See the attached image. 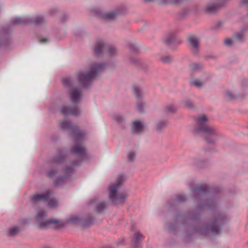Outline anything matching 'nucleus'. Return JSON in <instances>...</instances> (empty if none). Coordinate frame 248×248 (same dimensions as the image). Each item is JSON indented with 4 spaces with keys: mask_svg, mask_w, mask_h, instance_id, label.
I'll list each match as a JSON object with an SVG mask.
<instances>
[{
    "mask_svg": "<svg viewBox=\"0 0 248 248\" xmlns=\"http://www.w3.org/2000/svg\"><path fill=\"white\" fill-rule=\"evenodd\" d=\"M60 126L62 129L64 130H71L76 141V144L72 149V152L78 155L82 160L86 154V149L82 144L84 133L78 127H73L72 124L67 121L62 122Z\"/></svg>",
    "mask_w": 248,
    "mask_h": 248,
    "instance_id": "f257e3e1",
    "label": "nucleus"
},
{
    "mask_svg": "<svg viewBox=\"0 0 248 248\" xmlns=\"http://www.w3.org/2000/svg\"><path fill=\"white\" fill-rule=\"evenodd\" d=\"M104 68V65L92 63L88 71H79L78 74L79 82L84 87L89 86L98 74Z\"/></svg>",
    "mask_w": 248,
    "mask_h": 248,
    "instance_id": "f03ea898",
    "label": "nucleus"
},
{
    "mask_svg": "<svg viewBox=\"0 0 248 248\" xmlns=\"http://www.w3.org/2000/svg\"><path fill=\"white\" fill-rule=\"evenodd\" d=\"M124 180V176L123 175L118 176L115 183H112L109 186V197L115 204L124 202L127 195L125 194L117 193L119 188Z\"/></svg>",
    "mask_w": 248,
    "mask_h": 248,
    "instance_id": "7ed1b4c3",
    "label": "nucleus"
},
{
    "mask_svg": "<svg viewBox=\"0 0 248 248\" xmlns=\"http://www.w3.org/2000/svg\"><path fill=\"white\" fill-rule=\"evenodd\" d=\"M46 215V212L43 209H39L36 211L35 218L40 228L45 229L52 225H55L56 227L58 228H60L65 225V222L61 220H58L55 218L45 220V217Z\"/></svg>",
    "mask_w": 248,
    "mask_h": 248,
    "instance_id": "20e7f679",
    "label": "nucleus"
},
{
    "mask_svg": "<svg viewBox=\"0 0 248 248\" xmlns=\"http://www.w3.org/2000/svg\"><path fill=\"white\" fill-rule=\"evenodd\" d=\"M62 82L65 87L71 88L69 92V95L71 101L75 104L78 103L80 99L82 94L78 88L74 87L72 78L70 77L63 78Z\"/></svg>",
    "mask_w": 248,
    "mask_h": 248,
    "instance_id": "39448f33",
    "label": "nucleus"
},
{
    "mask_svg": "<svg viewBox=\"0 0 248 248\" xmlns=\"http://www.w3.org/2000/svg\"><path fill=\"white\" fill-rule=\"evenodd\" d=\"M208 118L204 114L199 116L197 118L198 130L203 132L206 135H212L215 133L216 129L207 124Z\"/></svg>",
    "mask_w": 248,
    "mask_h": 248,
    "instance_id": "423d86ee",
    "label": "nucleus"
},
{
    "mask_svg": "<svg viewBox=\"0 0 248 248\" xmlns=\"http://www.w3.org/2000/svg\"><path fill=\"white\" fill-rule=\"evenodd\" d=\"M94 51L95 54L97 56L100 55L103 52L106 53L108 57L113 56L117 54V51L114 46H108L102 41L96 43Z\"/></svg>",
    "mask_w": 248,
    "mask_h": 248,
    "instance_id": "0eeeda50",
    "label": "nucleus"
},
{
    "mask_svg": "<svg viewBox=\"0 0 248 248\" xmlns=\"http://www.w3.org/2000/svg\"><path fill=\"white\" fill-rule=\"evenodd\" d=\"M44 21L43 17L37 16L33 19H29L26 17H16L12 21L13 25L28 24L33 23L36 24H40Z\"/></svg>",
    "mask_w": 248,
    "mask_h": 248,
    "instance_id": "6e6552de",
    "label": "nucleus"
},
{
    "mask_svg": "<svg viewBox=\"0 0 248 248\" xmlns=\"http://www.w3.org/2000/svg\"><path fill=\"white\" fill-rule=\"evenodd\" d=\"M133 90L135 97L139 100L137 105V108L139 111L142 112L143 111V104L140 101V99L142 96V91L140 87L137 85H134L133 86Z\"/></svg>",
    "mask_w": 248,
    "mask_h": 248,
    "instance_id": "1a4fd4ad",
    "label": "nucleus"
},
{
    "mask_svg": "<svg viewBox=\"0 0 248 248\" xmlns=\"http://www.w3.org/2000/svg\"><path fill=\"white\" fill-rule=\"evenodd\" d=\"M61 111L64 116L68 115L77 116L80 114V110L77 105L74 108H67L65 106H63L62 108Z\"/></svg>",
    "mask_w": 248,
    "mask_h": 248,
    "instance_id": "9d476101",
    "label": "nucleus"
},
{
    "mask_svg": "<svg viewBox=\"0 0 248 248\" xmlns=\"http://www.w3.org/2000/svg\"><path fill=\"white\" fill-rule=\"evenodd\" d=\"M50 196V193L46 191L45 193L39 194H35L31 196L30 199L32 202L37 203L41 201H46Z\"/></svg>",
    "mask_w": 248,
    "mask_h": 248,
    "instance_id": "9b49d317",
    "label": "nucleus"
},
{
    "mask_svg": "<svg viewBox=\"0 0 248 248\" xmlns=\"http://www.w3.org/2000/svg\"><path fill=\"white\" fill-rule=\"evenodd\" d=\"M96 15L100 18L107 20H113L116 18L117 16V14L114 12L103 13L100 11L96 13Z\"/></svg>",
    "mask_w": 248,
    "mask_h": 248,
    "instance_id": "f8f14e48",
    "label": "nucleus"
},
{
    "mask_svg": "<svg viewBox=\"0 0 248 248\" xmlns=\"http://www.w3.org/2000/svg\"><path fill=\"white\" fill-rule=\"evenodd\" d=\"M188 40L194 51H197L199 47V39L194 35H190L188 37Z\"/></svg>",
    "mask_w": 248,
    "mask_h": 248,
    "instance_id": "ddd939ff",
    "label": "nucleus"
},
{
    "mask_svg": "<svg viewBox=\"0 0 248 248\" xmlns=\"http://www.w3.org/2000/svg\"><path fill=\"white\" fill-rule=\"evenodd\" d=\"M220 220V218H217L216 222L213 223L210 227V231L214 234H218L220 232V228L218 226V224L219 223Z\"/></svg>",
    "mask_w": 248,
    "mask_h": 248,
    "instance_id": "4468645a",
    "label": "nucleus"
},
{
    "mask_svg": "<svg viewBox=\"0 0 248 248\" xmlns=\"http://www.w3.org/2000/svg\"><path fill=\"white\" fill-rule=\"evenodd\" d=\"M132 128L135 132L140 133L143 130L144 125L140 122L136 121L133 123Z\"/></svg>",
    "mask_w": 248,
    "mask_h": 248,
    "instance_id": "2eb2a0df",
    "label": "nucleus"
},
{
    "mask_svg": "<svg viewBox=\"0 0 248 248\" xmlns=\"http://www.w3.org/2000/svg\"><path fill=\"white\" fill-rule=\"evenodd\" d=\"M176 38V36L174 33H170L167 36V37L166 38V44L169 46H172V45L175 43Z\"/></svg>",
    "mask_w": 248,
    "mask_h": 248,
    "instance_id": "dca6fc26",
    "label": "nucleus"
},
{
    "mask_svg": "<svg viewBox=\"0 0 248 248\" xmlns=\"http://www.w3.org/2000/svg\"><path fill=\"white\" fill-rule=\"evenodd\" d=\"M219 7V5L217 4L213 3H209L205 7V10L208 13H213L216 11V10Z\"/></svg>",
    "mask_w": 248,
    "mask_h": 248,
    "instance_id": "f3484780",
    "label": "nucleus"
},
{
    "mask_svg": "<svg viewBox=\"0 0 248 248\" xmlns=\"http://www.w3.org/2000/svg\"><path fill=\"white\" fill-rule=\"evenodd\" d=\"M204 81H202L199 79H194L191 80L190 81L191 85H194L198 88L202 87L204 85Z\"/></svg>",
    "mask_w": 248,
    "mask_h": 248,
    "instance_id": "a211bd4d",
    "label": "nucleus"
},
{
    "mask_svg": "<svg viewBox=\"0 0 248 248\" xmlns=\"http://www.w3.org/2000/svg\"><path fill=\"white\" fill-rule=\"evenodd\" d=\"M144 237L143 236L140 234L139 232H137L134 236L133 240L134 241L135 243H138L140 241L143 240Z\"/></svg>",
    "mask_w": 248,
    "mask_h": 248,
    "instance_id": "6ab92c4d",
    "label": "nucleus"
},
{
    "mask_svg": "<svg viewBox=\"0 0 248 248\" xmlns=\"http://www.w3.org/2000/svg\"><path fill=\"white\" fill-rule=\"evenodd\" d=\"M80 218L76 216H72L67 221V223L77 224L80 222Z\"/></svg>",
    "mask_w": 248,
    "mask_h": 248,
    "instance_id": "aec40b11",
    "label": "nucleus"
},
{
    "mask_svg": "<svg viewBox=\"0 0 248 248\" xmlns=\"http://www.w3.org/2000/svg\"><path fill=\"white\" fill-rule=\"evenodd\" d=\"M19 232V228L16 226H14L10 228L9 230L8 235L10 236H14L16 235Z\"/></svg>",
    "mask_w": 248,
    "mask_h": 248,
    "instance_id": "412c9836",
    "label": "nucleus"
},
{
    "mask_svg": "<svg viewBox=\"0 0 248 248\" xmlns=\"http://www.w3.org/2000/svg\"><path fill=\"white\" fill-rule=\"evenodd\" d=\"M161 61L164 63H168L173 61V58L170 55L164 56L161 58Z\"/></svg>",
    "mask_w": 248,
    "mask_h": 248,
    "instance_id": "4be33fe9",
    "label": "nucleus"
},
{
    "mask_svg": "<svg viewBox=\"0 0 248 248\" xmlns=\"http://www.w3.org/2000/svg\"><path fill=\"white\" fill-rule=\"evenodd\" d=\"M209 187L206 186L205 185L203 186H200L198 187L197 191L201 194H205L208 191Z\"/></svg>",
    "mask_w": 248,
    "mask_h": 248,
    "instance_id": "5701e85b",
    "label": "nucleus"
},
{
    "mask_svg": "<svg viewBox=\"0 0 248 248\" xmlns=\"http://www.w3.org/2000/svg\"><path fill=\"white\" fill-rule=\"evenodd\" d=\"M177 108L173 105H169L165 108V111L167 113H174L176 111Z\"/></svg>",
    "mask_w": 248,
    "mask_h": 248,
    "instance_id": "b1692460",
    "label": "nucleus"
},
{
    "mask_svg": "<svg viewBox=\"0 0 248 248\" xmlns=\"http://www.w3.org/2000/svg\"><path fill=\"white\" fill-rule=\"evenodd\" d=\"M200 68V66L197 63H192L189 66V69L191 71H195Z\"/></svg>",
    "mask_w": 248,
    "mask_h": 248,
    "instance_id": "393cba45",
    "label": "nucleus"
},
{
    "mask_svg": "<svg viewBox=\"0 0 248 248\" xmlns=\"http://www.w3.org/2000/svg\"><path fill=\"white\" fill-rule=\"evenodd\" d=\"M166 124L167 123L165 122H160L156 124V128L157 130H160L164 127Z\"/></svg>",
    "mask_w": 248,
    "mask_h": 248,
    "instance_id": "a878e982",
    "label": "nucleus"
},
{
    "mask_svg": "<svg viewBox=\"0 0 248 248\" xmlns=\"http://www.w3.org/2000/svg\"><path fill=\"white\" fill-rule=\"evenodd\" d=\"M106 205L104 202L99 203L96 207V211L98 212L102 211L105 208Z\"/></svg>",
    "mask_w": 248,
    "mask_h": 248,
    "instance_id": "bb28decb",
    "label": "nucleus"
},
{
    "mask_svg": "<svg viewBox=\"0 0 248 248\" xmlns=\"http://www.w3.org/2000/svg\"><path fill=\"white\" fill-rule=\"evenodd\" d=\"M184 104L185 106L187 108H191L193 107V104L190 100H186L184 101Z\"/></svg>",
    "mask_w": 248,
    "mask_h": 248,
    "instance_id": "cd10ccee",
    "label": "nucleus"
},
{
    "mask_svg": "<svg viewBox=\"0 0 248 248\" xmlns=\"http://www.w3.org/2000/svg\"><path fill=\"white\" fill-rule=\"evenodd\" d=\"M243 38L244 35L242 32L237 33L235 35V39L238 41V42H241L243 41Z\"/></svg>",
    "mask_w": 248,
    "mask_h": 248,
    "instance_id": "c85d7f7f",
    "label": "nucleus"
},
{
    "mask_svg": "<svg viewBox=\"0 0 248 248\" xmlns=\"http://www.w3.org/2000/svg\"><path fill=\"white\" fill-rule=\"evenodd\" d=\"M57 205V202L56 200L53 199H51L49 201L48 206L50 208H54L56 207Z\"/></svg>",
    "mask_w": 248,
    "mask_h": 248,
    "instance_id": "c756f323",
    "label": "nucleus"
},
{
    "mask_svg": "<svg viewBox=\"0 0 248 248\" xmlns=\"http://www.w3.org/2000/svg\"><path fill=\"white\" fill-rule=\"evenodd\" d=\"M135 154L133 152H130L127 155L128 160L130 161H132L134 159Z\"/></svg>",
    "mask_w": 248,
    "mask_h": 248,
    "instance_id": "7c9ffc66",
    "label": "nucleus"
},
{
    "mask_svg": "<svg viewBox=\"0 0 248 248\" xmlns=\"http://www.w3.org/2000/svg\"><path fill=\"white\" fill-rule=\"evenodd\" d=\"M224 44L225 45L227 46H230L233 44V41L232 39L230 38H227L224 41Z\"/></svg>",
    "mask_w": 248,
    "mask_h": 248,
    "instance_id": "2f4dec72",
    "label": "nucleus"
},
{
    "mask_svg": "<svg viewBox=\"0 0 248 248\" xmlns=\"http://www.w3.org/2000/svg\"><path fill=\"white\" fill-rule=\"evenodd\" d=\"M182 0H166L165 3H171L172 4H178L181 2Z\"/></svg>",
    "mask_w": 248,
    "mask_h": 248,
    "instance_id": "473e14b6",
    "label": "nucleus"
},
{
    "mask_svg": "<svg viewBox=\"0 0 248 248\" xmlns=\"http://www.w3.org/2000/svg\"><path fill=\"white\" fill-rule=\"evenodd\" d=\"M56 173V172L54 170H48L47 172V175L48 177H52Z\"/></svg>",
    "mask_w": 248,
    "mask_h": 248,
    "instance_id": "72a5a7b5",
    "label": "nucleus"
},
{
    "mask_svg": "<svg viewBox=\"0 0 248 248\" xmlns=\"http://www.w3.org/2000/svg\"><path fill=\"white\" fill-rule=\"evenodd\" d=\"M115 119L119 123H122L123 120V117L120 115L115 116Z\"/></svg>",
    "mask_w": 248,
    "mask_h": 248,
    "instance_id": "f704fd0d",
    "label": "nucleus"
},
{
    "mask_svg": "<svg viewBox=\"0 0 248 248\" xmlns=\"http://www.w3.org/2000/svg\"><path fill=\"white\" fill-rule=\"evenodd\" d=\"M73 169L71 168H66L65 170V172L67 173H70L72 172Z\"/></svg>",
    "mask_w": 248,
    "mask_h": 248,
    "instance_id": "c9c22d12",
    "label": "nucleus"
},
{
    "mask_svg": "<svg viewBox=\"0 0 248 248\" xmlns=\"http://www.w3.org/2000/svg\"><path fill=\"white\" fill-rule=\"evenodd\" d=\"M179 198L180 199H177V202H182L185 200V197L183 196H180Z\"/></svg>",
    "mask_w": 248,
    "mask_h": 248,
    "instance_id": "e433bc0d",
    "label": "nucleus"
},
{
    "mask_svg": "<svg viewBox=\"0 0 248 248\" xmlns=\"http://www.w3.org/2000/svg\"><path fill=\"white\" fill-rule=\"evenodd\" d=\"M41 43H45L48 42V40L47 39L44 38L41 39L40 41Z\"/></svg>",
    "mask_w": 248,
    "mask_h": 248,
    "instance_id": "4c0bfd02",
    "label": "nucleus"
},
{
    "mask_svg": "<svg viewBox=\"0 0 248 248\" xmlns=\"http://www.w3.org/2000/svg\"><path fill=\"white\" fill-rule=\"evenodd\" d=\"M227 95L230 98H233L232 94L230 92L227 93Z\"/></svg>",
    "mask_w": 248,
    "mask_h": 248,
    "instance_id": "58836bf2",
    "label": "nucleus"
},
{
    "mask_svg": "<svg viewBox=\"0 0 248 248\" xmlns=\"http://www.w3.org/2000/svg\"><path fill=\"white\" fill-rule=\"evenodd\" d=\"M62 160H63V157L61 156V157H60V159H59V160H55V162H57V163H60V162H61Z\"/></svg>",
    "mask_w": 248,
    "mask_h": 248,
    "instance_id": "ea45409f",
    "label": "nucleus"
},
{
    "mask_svg": "<svg viewBox=\"0 0 248 248\" xmlns=\"http://www.w3.org/2000/svg\"><path fill=\"white\" fill-rule=\"evenodd\" d=\"M242 3L247 4L248 6V0H243Z\"/></svg>",
    "mask_w": 248,
    "mask_h": 248,
    "instance_id": "a19ab883",
    "label": "nucleus"
},
{
    "mask_svg": "<svg viewBox=\"0 0 248 248\" xmlns=\"http://www.w3.org/2000/svg\"><path fill=\"white\" fill-rule=\"evenodd\" d=\"M206 140H207V141L208 142H209V143L211 142V141L208 140V139H207V137L206 138Z\"/></svg>",
    "mask_w": 248,
    "mask_h": 248,
    "instance_id": "79ce46f5",
    "label": "nucleus"
},
{
    "mask_svg": "<svg viewBox=\"0 0 248 248\" xmlns=\"http://www.w3.org/2000/svg\"><path fill=\"white\" fill-rule=\"evenodd\" d=\"M73 164L75 165H78V163H77V162H75V163H73Z\"/></svg>",
    "mask_w": 248,
    "mask_h": 248,
    "instance_id": "37998d69",
    "label": "nucleus"
},
{
    "mask_svg": "<svg viewBox=\"0 0 248 248\" xmlns=\"http://www.w3.org/2000/svg\"><path fill=\"white\" fill-rule=\"evenodd\" d=\"M147 1H152L153 0H146Z\"/></svg>",
    "mask_w": 248,
    "mask_h": 248,
    "instance_id": "c03bdc74",
    "label": "nucleus"
}]
</instances>
